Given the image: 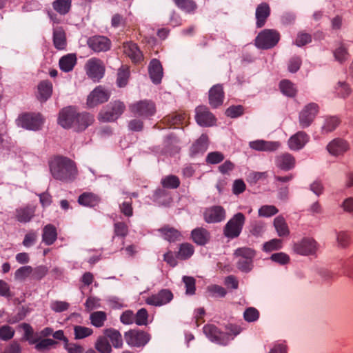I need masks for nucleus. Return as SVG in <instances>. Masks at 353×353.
Returning a JSON list of instances; mask_svg holds the SVG:
<instances>
[{
  "mask_svg": "<svg viewBox=\"0 0 353 353\" xmlns=\"http://www.w3.org/2000/svg\"><path fill=\"white\" fill-rule=\"evenodd\" d=\"M50 171L54 179L65 183L73 181L78 174L75 163L63 157H57L50 161Z\"/></svg>",
  "mask_w": 353,
  "mask_h": 353,
  "instance_id": "nucleus-1",
  "label": "nucleus"
},
{
  "mask_svg": "<svg viewBox=\"0 0 353 353\" xmlns=\"http://www.w3.org/2000/svg\"><path fill=\"white\" fill-rule=\"evenodd\" d=\"M256 252L250 248L243 247L236 249L234 256L237 259L236 266L239 270L243 273L251 272L254 268L253 260Z\"/></svg>",
  "mask_w": 353,
  "mask_h": 353,
  "instance_id": "nucleus-2",
  "label": "nucleus"
},
{
  "mask_svg": "<svg viewBox=\"0 0 353 353\" xmlns=\"http://www.w3.org/2000/svg\"><path fill=\"white\" fill-rule=\"evenodd\" d=\"M129 110L134 116L143 119H150L156 114L155 103L148 99L141 100L130 104Z\"/></svg>",
  "mask_w": 353,
  "mask_h": 353,
  "instance_id": "nucleus-3",
  "label": "nucleus"
},
{
  "mask_svg": "<svg viewBox=\"0 0 353 353\" xmlns=\"http://www.w3.org/2000/svg\"><path fill=\"white\" fill-rule=\"evenodd\" d=\"M125 104L120 101L110 102L99 114V120L103 122L116 121L124 112Z\"/></svg>",
  "mask_w": 353,
  "mask_h": 353,
  "instance_id": "nucleus-4",
  "label": "nucleus"
},
{
  "mask_svg": "<svg viewBox=\"0 0 353 353\" xmlns=\"http://www.w3.org/2000/svg\"><path fill=\"white\" fill-rule=\"evenodd\" d=\"M245 222V216L241 212L235 214L223 227V234L228 239H236L241 234Z\"/></svg>",
  "mask_w": 353,
  "mask_h": 353,
  "instance_id": "nucleus-5",
  "label": "nucleus"
},
{
  "mask_svg": "<svg viewBox=\"0 0 353 353\" xmlns=\"http://www.w3.org/2000/svg\"><path fill=\"white\" fill-rule=\"evenodd\" d=\"M279 38V34L276 30L265 29L256 37L255 45L260 49H270L277 44Z\"/></svg>",
  "mask_w": 353,
  "mask_h": 353,
  "instance_id": "nucleus-6",
  "label": "nucleus"
},
{
  "mask_svg": "<svg viewBox=\"0 0 353 353\" xmlns=\"http://www.w3.org/2000/svg\"><path fill=\"white\" fill-rule=\"evenodd\" d=\"M126 343L135 347L145 346L150 340V335L143 330L132 329L124 333Z\"/></svg>",
  "mask_w": 353,
  "mask_h": 353,
  "instance_id": "nucleus-7",
  "label": "nucleus"
},
{
  "mask_svg": "<svg viewBox=\"0 0 353 353\" xmlns=\"http://www.w3.org/2000/svg\"><path fill=\"white\" fill-rule=\"evenodd\" d=\"M18 125L30 130H38L43 124V119L40 114L24 113L17 119Z\"/></svg>",
  "mask_w": 353,
  "mask_h": 353,
  "instance_id": "nucleus-8",
  "label": "nucleus"
},
{
  "mask_svg": "<svg viewBox=\"0 0 353 353\" xmlns=\"http://www.w3.org/2000/svg\"><path fill=\"white\" fill-rule=\"evenodd\" d=\"M319 112V105L315 103H310L305 105L300 112L299 121L301 128H308L314 120Z\"/></svg>",
  "mask_w": 353,
  "mask_h": 353,
  "instance_id": "nucleus-9",
  "label": "nucleus"
},
{
  "mask_svg": "<svg viewBox=\"0 0 353 353\" xmlns=\"http://www.w3.org/2000/svg\"><path fill=\"white\" fill-rule=\"evenodd\" d=\"M85 68L88 76L94 81H99L103 77L105 68L102 61L99 59H90L88 60Z\"/></svg>",
  "mask_w": 353,
  "mask_h": 353,
  "instance_id": "nucleus-10",
  "label": "nucleus"
},
{
  "mask_svg": "<svg viewBox=\"0 0 353 353\" xmlns=\"http://www.w3.org/2000/svg\"><path fill=\"white\" fill-rule=\"evenodd\" d=\"M317 249L318 243L312 238H303L294 245V251L303 256L314 254Z\"/></svg>",
  "mask_w": 353,
  "mask_h": 353,
  "instance_id": "nucleus-11",
  "label": "nucleus"
},
{
  "mask_svg": "<svg viewBox=\"0 0 353 353\" xmlns=\"http://www.w3.org/2000/svg\"><path fill=\"white\" fill-rule=\"evenodd\" d=\"M225 209L220 205L208 208L203 212V219L208 223H220L225 219Z\"/></svg>",
  "mask_w": 353,
  "mask_h": 353,
  "instance_id": "nucleus-12",
  "label": "nucleus"
},
{
  "mask_svg": "<svg viewBox=\"0 0 353 353\" xmlns=\"http://www.w3.org/2000/svg\"><path fill=\"white\" fill-rule=\"evenodd\" d=\"M110 93L101 85L95 88L88 95L87 105L94 108L99 104L103 103L108 101Z\"/></svg>",
  "mask_w": 353,
  "mask_h": 353,
  "instance_id": "nucleus-13",
  "label": "nucleus"
},
{
  "mask_svg": "<svg viewBox=\"0 0 353 353\" xmlns=\"http://www.w3.org/2000/svg\"><path fill=\"white\" fill-rule=\"evenodd\" d=\"M195 119L196 123L203 127H209L214 125L216 119L208 107L199 105L195 109Z\"/></svg>",
  "mask_w": 353,
  "mask_h": 353,
  "instance_id": "nucleus-14",
  "label": "nucleus"
},
{
  "mask_svg": "<svg viewBox=\"0 0 353 353\" xmlns=\"http://www.w3.org/2000/svg\"><path fill=\"white\" fill-rule=\"evenodd\" d=\"M87 44L95 52H106L111 48V41L105 36H92L88 38Z\"/></svg>",
  "mask_w": 353,
  "mask_h": 353,
  "instance_id": "nucleus-15",
  "label": "nucleus"
},
{
  "mask_svg": "<svg viewBox=\"0 0 353 353\" xmlns=\"http://www.w3.org/2000/svg\"><path fill=\"white\" fill-rule=\"evenodd\" d=\"M173 294L168 289H163L157 294L148 297L145 303L153 306H161L170 303L173 299Z\"/></svg>",
  "mask_w": 353,
  "mask_h": 353,
  "instance_id": "nucleus-16",
  "label": "nucleus"
},
{
  "mask_svg": "<svg viewBox=\"0 0 353 353\" xmlns=\"http://www.w3.org/2000/svg\"><path fill=\"white\" fill-rule=\"evenodd\" d=\"M77 111L74 108H63L60 112L58 122L64 128H74Z\"/></svg>",
  "mask_w": 353,
  "mask_h": 353,
  "instance_id": "nucleus-17",
  "label": "nucleus"
},
{
  "mask_svg": "<svg viewBox=\"0 0 353 353\" xmlns=\"http://www.w3.org/2000/svg\"><path fill=\"white\" fill-rule=\"evenodd\" d=\"M327 150L332 156H342L350 150V145L347 141L341 138H336L327 144Z\"/></svg>",
  "mask_w": 353,
  "mask_h": 353,
  "instance_id": "nucleus-18",
  "label": "nucleus"
},
{
  "mask_svg": "<svg viewBox=\"0 0 353 353\" xmlns=\"http://www.w3.org/2000/svg\"><path fill=\"white\" fill-rule=\"evenodd\" d=\"M225 93L221 84H216L213 85L209 90V103L214 108H216L221 105L223 103Z\"/></svg>",
  "mask_w": 353,
  "mask_h": 353,
  "instance_id": "nucleus-19",
  "label": "nucleus"
},
{
  "mask_svg": "<svg viewBox=\"0 0 353 353\" xmlns=\"http://www.w3.org/2000/svg\"><path fill=\"white\" fill-rule=\"evenodd\" d=\"M309 140L310 137L306 132L299 131L289 139L288 144L290 150L298 151L301 150Z\"/></svg>",
  "mask_w": 353,
  "mask_h": 353,
  "instance_id": "nucleus-20",
  "label": "nucleus"
},
{
  "mask_svg": "<svg viewBox=\"0 0 353 353\" xmlns=\"http://www.w3.org/2000/svg\"><path fill=\"white\" fill-rule=\"evenodd\" d=\"M203 330L205 336L212 342L225 344L228 334L221 332L215 325L208 324L203 327Z\"/></svg>",
  "mask_w": 353,
  "mask_h": 353,
  "instance_id": "nucleus-21",
  "label": "nucleus"
},
{
  "mask_svg": "<svg viewBox=\"0 0 353 353\" xmlns=\"http://www.w3.org/2000/svg\"><path fill=\"white\" fill-rule=\"evenodd\" d=\"M270 15V8L269 5L263 2L257 6L255 17L256 19V26L258 28H262L265 24L267 19Z\"/></svg>",
  "mask_w": 353,
  "mask_h": 353,
  "instance_id": "nucleus-22",
  "label": "nucleus"
},
{
  "mask_svg": "<svg viewBox=\"0 0 353 353\" xmlns=\"http://www.w3.org/2000/svg\"><path fill=\"white\" fill-rule=\"evenodd\" d=\"M123 52L134 63H138L143 59L141 52L134 43L130 42L123 43Z\"/></svg>",
  "mask_w": 353,
  "mask_h": 353,
  "instance_id": "nucleus-23",
  "label": "nucleus"
},
{
  "mask_svg": "<svg viewBox=\"0 0 353 353\" xmlns=\"http://www.w3.org/2000/svg\"><path fill=\"white\" fill-rule=\"evenodd\" d=\"M148 70L152 82L155 84L160 83L163 77V68L161 62L157 59H152Z\"/></svg>",
  "mask_w": 353,
  "mask_h": 353,
  "instance_id": "nucleus-24",
  "label": "nucleus"
},
{
  "mask_svg": "<svg viewBox=\"0 0 353 353\" xmlns=\"http://www.w3.org/2000/svg\"><path fill=\"white\" fill-rule=\"evenodd\" d=\"M191 237L196 244L205 245L210 241L211 236L208 230L201 227L192 230Z\"/></svg>",
  "mask_w": 353,
  "mask_h": 353,
  "instance_id": "nucleus-25",
  "label": "nucleus"
},
{
  "mask_svg": "<svg viewBox=\"0 0 353 353\" xmlns=\"http://www.w3.org/2000/svg\"><path fill=\"white\" fill-rule=\"evenodd\" d=\"M295 158L290 153H283L276 157L275 163L278 168L283 170H290L294 168Z\"/></svg>",
  "mask_w": 353,
  "mask_h": 353,
  "instance_id": "nucleus-26",
  "label": "nucleus"
},
{
  "mask_svg": "<svg viewBox=\"0 0 353 353\" xmlns=\"http://www.w3.org/2000/svg\"><path fill=\"white\" fill-rule=\"evenodd\" d=\"M103 334L106 336L108 341L111 342V345L114 348L119 349L123 347V338L119 330L114 328H107L103 330Z\"/></svg>",
  "mask_w": 353,
  "mask_h": 353,
  "instance_id": "nucleus-27",
  "label": "nucleus"
},
{
  "mask_svg": "<svg viewBox=\"0 0 353 353\" xmlns=\"http://www.w3.org/2000/svg\"><path fill=\"white\" fill-rule=\"evenodd\" d=\"M279 146L280 143L277 141L256 140L250 142V147L258 151H274L276 150Z\"/></svg>",
  "mask_w": 353,
  "mask_h": 353,
  "instance_id": "nucleus-28",
  "label": "nucleus"
},
{
  "mask_svg": "<svg viewBox=\"0 0 353 353\" xmlns=\"http://www.w3.org/2000/svg\"><path fill=\"white\" fill-rule=\"evenodd\" d=\"M53 44L54 48L59 50L66 48V35L62 27H56L53 29Z\"/></svg>",
  "mask_w": 353,
  "mask_h": 353,
  "instance_id": "nucleus-29",
  "label": "nucleus"
},
{
  "mask_svg": "<svg viewBox=\"0 0 353 353\" xmlns=\"http://www.w3.org/2000/svg\"><path fill=\"white\" fill-rule=\"evenodd\" d=\"M35 213V208L28 205L17 208L15 212L16 219L20 223H28L32 220Z\"/></svg>",
  "mask_w": 353,
  "mask_h": 353,
  "instance_id": "nucleus-30",
  "label": "nucleus"
},
{
  "mask_svg": "<svg viewBox=\"0 0 353 353\" xmlns=\"http://www.w3.org/2000/svg\"><path fill=\"white\" fill-rule=\"evenodd\" d=\"M158 232L161 234V236L169 242H175L180 241L181 239V232L173 227L170 225H165L159 229Z\"/></svg>",
  "mask_w": 353,
  "mask_h": 353,
  "instance_id": "nucleus-31",
  "label": "nucleus"
},
{
  "mask_svg": "<svg viewBox=\"0 0 353 353\" xmlns=\"http://www.w3.org/2000/svg\"><path fill=\"white\" fill-rule=\"evenodd\" d=\"M94 121V117L88 112L77 113L76 116L74 128L78 131L84 130Z\"/></svg>",
  "mask_w": 353,
  "mask_h": 353,
  "instance_id": "nucleus-32",
  "label": "nucleus"
},
{
  "mask_svg": "<svg viewBox=\"0 0 353 353\" xmlns=\"http://www.w3.org/2000/svg\"><path fill=\"white\" fill-rule=\"evenodd\" d=\"M208 137L206 134H201V137L192 145L190 148L191 157H195L199 154H203L208 148Z\"/></svg>",
  "mask_w": 353,
  "mask_h": 353,
  "instance_id": "nucleus-33",
  "label": "nucleus"
},
{
  "mask_svg": "<svg viewBox=\"0 0 353 353\" xmlns=\"http://www.w3.org/2000/svg\"><path fill=\"white\" fill-rule=\"evenodd\" d=\"M39 97L40 101H46L52 95V84L48 80L41 81L38 85Z\"/></svg>",
  "mask_w": 353,
  "mask_h": 353,
  "instance_id": "nucleus-34",
  "label": "nucleus"
},
{
  "mask_svg": "<svg viewBox=\"0 0 353 353\" xmlns=\"http://www.w3.org/2000/svg\"><path fill=\"white\" fill-rule=\"evenodd\" d=\"M100 201L99 196L92 192H83L78 199L80 205L90 208L97 205Z\"/></svg>",
  "mask_w": 353,
  "mask_h": 353,
  "instance_id": "nucleus-35",
  "label": "nucleus"
},
{
  "mask_svg": "<svg viewBox=\"0 0 353 353\" xmlns=\"http://www.w3.org/2000/svg\"><path fill=\"white\" fill-rule=\"evenodd\" d=\"M57 239V229L52 224L46 225L43 229L42 241L47 245H52Z\"/></svg>",
  "mask_w": 353,
  "mask_h": 353,
  "instance_id": "nucleus-36",
  "label": "nucleus"
},
{
  "mask_svg": "<svg viewBox=\"0 0 353 353\" xmlns=\"http://www.w3.org/2000/svg\"><path fill=\"white\" fill-rule=\"evenodd\" d=\"M273 225L279 236L285 237L290 234L289 227L283 216H276L274 219Z\"/></svg>",
  "mask_w": 353,
  "mask_h": 353,
  "instance_id": "nucleus-37",
  "label": "nucleus"
},
{
  "mask_svg": "<svg viewBox=\"0 0 353 353\" xmlns=\"http://www.w3.org/2000/svg\"><path fill=\"white\" fill-rule=\"evenodd\" d=\"M76 63L77 57L74 54H68L62 57L59 63L60 69L65 72L72 71Z\"/></svg>",
  "mask_w": 353,
  "mask_h": 353,
  "instance_id": "nucleus-38",
  "label": "nucleus"
},
{
  "mask_svg": "<svg viewBox=\"0 0 353 353\" xmlns=\"http://www.w3.org/2000/svg\"><path fill=\"white\" fill-rule=\"evenodd\" d=\"M20 326L24 331V339L30 345H34L35 346L41 338L40 335L38 333H34L32 326L28 323H23Z\"/></svg>",
  "mask_w": 353,
  "mask_h": 353,
  "instance_id": "nucleus-39",
  "label": "nucleus"
},
{
  "mask_svg": "<svg viewBox=\"0 0 353 353\" xmlns=\"http://www.w3.org/2000/svg\"><path fill=\"white\" fill-rule=\"evenodd\" d=\"M187 116L185 113L174 112L163 118V121L170 128H178V125L183 124Z\"/></svg>",
  "mask_w": 353,
  "mask_h": 353,
  "instance_id": "nucleus-40",
  "label": "nucleus"
},
{
  "mask_svg": "<svg viewBox=\"0 0 353 353\" xmlns=\"http://www.w3.org/2000/svg\"><path fill=\"white\" fill-rule=\"evenodd\" d=\"M94 347L100 353H111L112 351V345L104 334L98 336Z\"/></svg>",
  "mask_w": 353,
  "mask_h": 353,
  "instance_id": "nucleus-41",
  "label": "nucleus"
},
{
  "mask_svg": "<svg viewBox=\"0 0 353 353\" xmlns=\"http://www.w3.org/2000/svg\"><path fill=\"white\" fill-rule=\"evenodd\" d=\"M194 252V248L192 244L183 243L180 245L176 257L180 260H186L192 256Z\"/></svg>",
  "mask_w": 353,
  "mask_h": 353,
  "instance_id": "nucleus-42",
  "label": "nucleus"
},
{
  "mask_svg": "<svg viewBox=\"0 0 353 353\" xmlns=\"http://www.w3.org/2000/svg\"><path fill=\"white\" fill-rule=\"evenodd\" d=\"M175 5L186 13H194L197 9V4L193 0H172Z\"/></svg>",
  "mask_w": 353,
  "mask_h": 353,
  "instance_id": "nucleus-43",
  "label": "nucleus"
},
{
  "mask_svg": "<svg viewBox=\"0 0 353 353\" xmlns=\"http://www.w3.org/2000/svg\"><path fill=\"white\" fill-rule=\"evenodd\" d=\"M72 6L71 0H56L52 3L53 9L61 15L68 14Z\"/></svg>",
  "mask_w": 353,
  "mask_h": 353,
  "instance_id": "nucleus-44",
  "label": "nucleus"
},
{
  "mask_svg": "<svg viewBox=\"0 0 353 353\" xmlns=\"http://www.w3.org/2000/svg\"><path fill=\"white\" fill-rule=\"evenodd\" d=\"M340 120L336 117H327L325 118L324 123L321 126V131L323 134H327L334 131L339 124Z\"/></svg>",
  "mask_w": 353,
  "mask_h": 353,
  "instance_id": "nucleus-45",
  "label": "nucleus"
},
{
  "mask_svg": "<svg viewBox=\"0 0 353 353\" xmlns=\"http://www.w3.org/2000/svg\"><path fill=\"white\" fill-rule=\"evenodd\" d=\"M161 184L164 188L176 189L179 187L181 181L177 176L170 174L162 178Z\"/></svg>",
  "mask_w": 353,
  "mask_h": 353,
  "instance_id": "nucleus-46",
  "label": "nucleus"
},
{
  "mask_svg": "<svg viewBox=\"0 0 353 353\" xmlns=\"http://www.w3.org/2000/svg\"><path fill=\"white\" fill-rule=\"evenodd\" d=\"M130 76L129 68L122 65L118 70L117 83L119 87L123 88L128 83Z\"/></svg>",
  "mask_w": 353,
  "mask_h": 353,
  "instance_id": "nucleus-47",
  "label": "nucleus"
},
{
  "mask_svg": "<svg viewBox=\"0 0 353 353\" xmlns=\"http://www.w3.org/2000/svg\"><path fill=\"white\" fill-rule=\"evenodd\" d=\"M106 313L103 311H97L92 312L90 316V319L92 325L97 327H101L103 326L104 323L106 321Z\"/></svg>",
  "mask_w": 353,
  "mask_h": 353,
  "instance_id": "nucleus-48",
  "label": "nucleus"
},
{
  "mask_svg": "<svg viewBox=\"0 0 353 353\" xmlns=\"http://www.w3.org/2000/svg\"><path fill=\"white\" fill-rule=\"evenodd\" d=\"M58 344V342L52 339H41L40 338L38 343H37L34 348L41 352H44L49 350L51 347H54Z\"/></svg>",
  "mask_w": 353,
  "mask_h": 353,
  "instance_id": "nucleus-49",
  "label": "nucleus"
},
{
  "mask_svg": "<svg viewBox=\"0 0 353 353\" xmlns=\"http://www.w3.org/2000/svg\"><path fill=\"white\" fill-rule=\"evenodd\" d=\"M73 330L74 339L77 340L85 339L93 334L92 328L82 325H74Z\"/></svg>",
  "mask_w": 353,
  "mask_h": 353,
  "instance_id": "nucleus-50",
  "label": "nucleus"
},
{
  "mask_svg": "<svg viewBox=\"0 0 353 353\" xmlns=\"http://www.w3.org/2000/svg\"><path fill=\"white\" fill-rule=\"evenodd\" d=\"M279 87L283 94L290 97L295 96L296 90L294 85L289 80H282Z\"/></svg>",
  "mask_w": 353,
  "mask_h": 353,
  "instance_id": "nucleus-51",
  "label": "nucleus"
},
{
  "mask_svg": "<svg viewBox=\"0 0 353 353\" xmlns=\"http://www.w3.org/2000/svg\"><path fill=\"white\" fill-rule=\"evenodd\" d=\"M265 230V223L261 221H254L250 225V233L255 236H261Z\"/></svg>",
  "mask_w": 353,
  "mask_h": 353,
  "instance_id": "nucleus-52",
  "label": "nucleus"
},
{
  "mask_svg": "<svg viewBox=\"0 0 353 353\" xmlns=\"http://www.w3.org/2000/svg\"><path fill=\"white\" fill-rule=\"evenodd\" d=\"M334 56L336 61L342 63L348 59L349 54L347 48L344 46V45L341 44L338 48H336L334 50Z\"/></svg>",
  "mask_w": 353,
  "mask_h": 353,
  "instance_id": "nucleus-53",
  "label": "nucleus"
},
{
  "mask_svg": "<svg viewBox=\"0 0 353 353\" xmlns=\"http://www.w3.org/2000/svg\"><path fill=\"white\" fill-rule=\"evenodd\" d=\"M312 42V35L304 31L299 32L295 39L294 44L299 47L304 46Z\"/></svg>",
  "mask_w": 353,
  "mask_h": 353,
  "instance_id": "nucleus-54",
  "label": "nucleus"
},
{
  "mask_svg": "<svg viewBox=\"0 0 353 353\" xmlns=\"http://www.w3.org/2000/svg\"><path fill=\"white\" fill-rule=\"evenodd\" d=\"M225 157L221 152L215 151L209 152L205 158L208 164H217L223 161Z\"/></svg>",
  "mask_w": 353,
  "mask_h": 353,
  "instance_id": "nucleus-55",
  "label": "nucleus"
},
{
  "mask_svg": "<svg viewBox=\"0 0 353 353\" xmlns=\"http://www.w3.org/2000/svg\"><path fill=\"white\" fill-rule=\"evenodd\" d=\"M148 313L146 309L141 308L134 314V323L138 325H146L148 324Z\"/></svg>",
  "mask_w": 353,
  "mask_h": 353,
  "instance_id": "nucleus-56",
  "label": "nucleus"
},
{
  "mask_svg": "<svg viewBox=\"0 0 353 353\" xmlns=\"http://www.w3.org/2000/svg\"><path fill=\"white\" fill-rule=\"evenodd\" d=\"M279 212V210L274 206L271 205H265L259 209V216L264 217H270L275 215Z\"/></svg>",
  "mask_w": 353,
  "mask_h": 353,
  "instance_id": "nucleus-57",
  "label": "nucleus"
},
{
  "mask_svg": "<svg viewBox=\"0 0 353 353\" xmlns=\"http://www.w3.org/2000/svg\"><path fill=\"white\" fill-rule=\"evenodd\" d=\"M208 290L210 293L211 296L215 298H223L226 294V290L218 285H212L208 287Z\"/></svg>",
  "mask_w": 353,
  "mask_h": 353,
  "instance_id": "nucleus-58",
  "label": "nucleus"
},
{
  "mask_svg": "<svg viewBox=\"0 0 353 353\" xmlns=\"http://www.w3.org/2000/svg\"><path fill=\"white\" fill-rule=\"evenodd\" d=\"M33 268L31 266H23L16 270L14 276L17 279L24 280L29 276L32 275Z\"/></svg>",
  "mask_w": 353,
  "mask_h": 353,
  "instance_id": "nucleus-59",
  "label": "nucleus"
},
{
  "mask_svg": "<svg viewBox=\"0 0 353 353\" xmlns=\"http://www.w3.org/2000/svg\"><path fill=\"white\" fill-rule=\"evenodd\" d=\"M243 317L248 322H254L259 318V312L256 308L250 307L245 310Z\"/></svg>",
  "mask_w": 353,
  "mask_h": 353,
  "instance_id": "nucleus-60",
  "label": "nucleus"
},
{
  "mask_svg": "<svg viewBox=\"0 0 353 353\" xmlns=\"http://www.w3.org/2000/svg\"><path fill=\"white\" fill-rule=\"evenodd\" d=\"M336 241L339 247L344 248L349 245L350 237L346 232H336Z\"/></svg>",
  "mask_w": 353,
  "mask_h": 353,
  "instance_id": "nucleus-61",
  "label": "nucleus"
},
{
  "mask_svg": "<svg viewBox=\"0 0 353 353\" xmlns=\"http://www.w3.org/2000/svg\"><path fill=\"white\" fill-rule=\"evenodd\" d=\"M282 247V241L279 239H273L263 245V250L265 252H271L281 249Z\"/></svg>",
  "mask_w": 353,
  "mask_h": 353,
  "instance_id": "nucleus-62",
  "label": "nucleus"
},
{
  "mask_svg": "<svg viewBox=\"0 0 353 353\" xmlns=\"http://www.w3.org/2000/svg\"><path fill=\"white\" fill-rule=\"evenodd\" d=\"M14 334V330L7 325L0 327V339L8 341L11 339Z\"/></svg>",
  "mask_w": 353,
  "mask_h": 353,
  "instance_id": "nucleus-63",
  "label": "nucleus"
},
{
  "mask_svg": "<svg viewBox=\"0 0 353 353\" xmlns=\"http://www.w3.org/2000/svg\"><path fill=\"white\" fill-rule=\"evenodd\" d=\"M183 281L185 284L186 294H194L195 293V279L192 276H184L183 277Z\"/></svg>",
  "mask_w": 353,
  "mask_h": 353,
  "instance_id": "nucleus-64",
  "label": "nucleus"
}]
</instances>
